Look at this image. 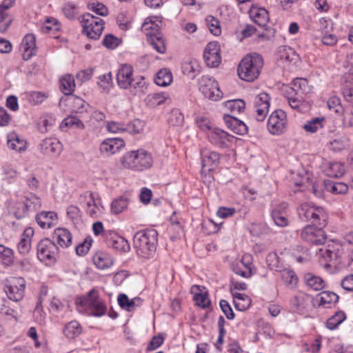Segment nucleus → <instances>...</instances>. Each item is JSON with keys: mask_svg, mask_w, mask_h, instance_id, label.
Wrapping results in <instances>:
<instances>
[{"mask_svg": "<svg viewBox=\"0 0 353 353\" xmlns=\"http://www.w3.org/2000/svg\"><path fill=\"white\" fill-rule=\"evenodd\" d=\"M325 189L334 194H345L348 190V186L344 183L327 181L325 182Z\"/></svg>", "mask_w": 353, "mask_h": 353, "instance_id": "48", "label": "nucleus"}, {"mask_svg": "<svg viewBox=\"0 0 353 353\" xmlns=\"http://www.w3.org/2000/svg\"><path fill=\"white\" fill-rule=\"evenodd\" d=\"M53 239L61 248H68L72 244V234L70 232L63 228H59L53 232Z\"/></svg>", "mask_w": 353, "mask_h": 353, "instance_id": "24", "label": "nucleus"}, {"mask_svg": "<svg viewBox=\"0 0 353 353\" xmlns=\"http://www.w3.org/2000/svg\"><path fill=\"white\" fill-rule=\"evenodd\" d=\"M76 128L77 129H84L85 125L77 117L74 116H70L65 118L61 123V128L63 127Z\"/></svg>", "mask_w": 353, "mask_h": 353, "instance_id": "61", "label": "nucleus"}, {"mask_svg": "<svg viewBox=\"0 0 353 353\" xmlns=\"http://www.w3.org/2000/svg\"><path fill=\"white\" fill-rule=\"evenodd\" d=\"M191 293L193 294V299L198 306L206 308L210 305V301L208 293L203 292L201 286L197 285H193L191 288Z\"/></svg>", "mask_w": 353, "mask_h": 353, "instance_id": "28", "label": "nucleus"}, {"mask_svg": "<svg viewBox=\"0 0 353 353\" xmlns=\"http://www.w3.org/2000/svg\"><path fill=\"white\" fill-rule=\"evenodd\" d=\"M65 101L66 102V105L69 106L70 110L74 112H81L85 103L83 99L77 96H70ZM63 102L64 101L61 99L60 105H61Z\"/></svg>", "mask_w": 353, "mask_h": 353, "instance_id": "41", "label": "nucleus"}, {"mask_svg": "<svg viewBox=\"0 0 353 353\" xmlns=\"http://www.w3.org/2000/svg\"><path fill=\"white\" fill-rule=\"evenodd\" d=\"M327 145L334 152H339L348 148L349 139L346 136L342 135L330 141Z\"/></svg>", "mask_w": 353, "mask_h": 353, "instance_id": "37", "label": "nucleus"}, {"mask_svg": "<svg viewBox=\"0 0 353 353\" xmlns=\"http://www.w3.org/2000/svg\"><path fill=\"white\" fill-rule=\"evenodd\" d=\"M263 66V59L260 54H249L239 63L237 69L238 75L243 81L252 82L259 77Z\"/></svg>", "mask_w": 353, "mask_h": 353, "instance_id": "2", "label": "nucleus"}, {"mask_svg": "<svg viewBox=\"0 0 353 353\" xmlns=\"http://www.w3.org/2000/svg\"><path fill=\"white\" fill-rule=\"evenodd\" d=\"M38 225L43 229H48L55 225L57 221L56 213L43 211L36 216Z\"/></svg>", "mask_w": 353, "mask_h": 353, "instance_id": "26", "label": "nucleus"}, {"mask_svg": "<svg viewBox=\"0 0 353 353\" xmlns=\"http://www.w3.org/2000/svg\"><path fill=\"white\" fill-rule=\"evenodd\" d=\"M20 50L23 53V58L24 60H28L36 52V39L34 34H26L21 45Z\"/></svg>", "mask_w": 353, "mask_h": 353, "instance_id": "20", "label": "nucleus"}, {"mask_svg": "<svg viewBox=\"0 0 353 353\" xmlns=\"http://www.w3.org/2000/svg\"><path fill=\"white\" fill-rule=\"evenodd\" d=\"M149 43L161 54H164L166 51V46L165 40L163 39L161 34H156L154 37L148 39Z\"/></svg>", "mask_w": 353, "mask_h": 353, "instance_id": "50", "label": "nucleus"}, {"mask_svg": "<svg viewBox=\"0 0 353 353\" xmlns=\"http://www.w3.org/2000/svg\"><path fill=\"white\" fill-rule=\"evenodd\" d=\"M154 82L162 87L169 85L172 82V74L168 68H162L156 74Z\"/></svg>", "mask_w": 353, "mask_h": 353, "instance_id": "40", "label": "nucleus"}, {"mask_svg": "<svg viewBox=\"0 0 353 353\" xmlns=\"http://www.w3.org/2000/svg\"><path fill=\"white\" fill-rule=\"evenodd\" d=\"M281 278L286 285L290 288H294L298 283V277L294 271L284 270L281 272Z\"/></svg>", "mask_w": 353, "mask_h": 353, "instance_id": "55", "label": "nucleus"}, {"mask_svg": "<svg viewBox=\"0 0 353 353\" xmlns=\"http://www.w3.org/2000/svg\"><path fill=\"white\" fill-rule=\"evenodd\" d=\"M221 49L217 42H210L203 52V59L206 65L210 68H216L221 62Z\"/></svg>", "mask_w": 353, "mask_h": 353, "instance_id": "13", "label": "nucleus"}, {"mask_svg": "<svg viewBox=\"0 0 353 353\" xmlns=\"http://www.w3.org/2000/svg\"><path fill=\"white\" fill-rule=\"evenodd\" d=\"M48 97V94L41 92H30L27 94L28 101L32 105L43 103Z\"/></svg>", "mask_w": 353, "mask_h": 353, "instance_id": "58", "label": "nucleus"}, {"mask_svg": "<svg viewBox=\"0 0 353 353\" xmlns=\"http://www.w3.org/2000/svg\"><path fill=\"white\" fill-rule=\"evenodd\" d=\"M292 88H290V90L292 92H301L303 94H306L310 92L311 88L308 84V81L306 79L304 78H296L292 81Z\"/></svg>", "mask_w": 353, "mask_h": 353, "instance_id": "44", "label": "nucleus"}, {"mask_svg": "<svg viewBox=\"0 0 353 353\" xmlns=\"http://www.w3.org/2000/svg\"><path fill=\"white\" fill-rule=\"evenodd\" d=\"M325 171L329 176L338 178L344 174L345 167L343 164L340 162H332L328 163Z\"/></svg>", "mask_w": 353, "mask_h": 353, "instance_id": "46", "label": "nucleus"}, {"mask_svg": "<svg viewBox=\"0 0 353 353\" xmlns=\"http://www.w3.org/2000/svg\"><path fill=\"white\" fill-rule=\"evenodd\" d=\"M129 204V200L123 196H121L113 200L110 205V211L113 214H119L127 209Z\"/></svg>", "mask_w": 353, "mask_h": 353, "instance_id": "45", "label": "nucleus"}, {"mask_svg": "<svg viewBox=\"0 0 353 353\" xmlns=\"http://www.w3.org/2000/svg\"><path fill=\"white\" fill-rule=\"evenodd\" d=\"M327 104L328 108L332 110L336 113H341L344 108L341 105L340 98L336 96H332L329 98Z\"/></svg>", "mask_w": 353, "mask_h": 353, "instance_id": "63", "label": "nucleus"}, {"mask_svg": "<svg viewBox=\"0 0 353 353\" xmlns=\"http://www.w3.org/2000/svg\"><path fill=\"white\" fill-rule=\"evenodd\" d=\"M168 99V95L163 92L152 93L147 97L148 103L152 106L160 105Z\"/></svg>", "mask_w": 353, "mask_h": 353, "instance_id": "57", "label": "nucleus"}, {"mask_svg": "<svg viewBox=\"0 0 353 353\" xmlns=\"http://www.w3.org/2000/svg\"><path fill=\"white\" fill-rule=\"evenodd\" d=\"M59 249L49 239L41 240L37 245V257L43 262L52 263L56 261Z\"/></svg>", "mask_w": 353, "mask_h": 353, "instance_id": "9", "label": "nucleus"}, {"mask_svg": "<svg viewBox=\"0 0 353 353\" xmlns=\"http://www.w3.org/2000/svg\"><path fill=\"white\" fill-rule=\"evenodd\" d=\"M184 117L179 109H173L170 112L168 122L174 126L181 125L183 123Z\"/></svg>", "mask_w": 353, "mask_h": 353, "instance_id": "59", "label": "nucleus"}, {"mask_svg": "<svg viewBox=\"0 0 353 353\" xmlns=\"http://www.w3.org/2000/svg\"><path fill=\"white\" fill-rule=\"evenodd\" d=\"M223 106L231 114L235 115L244 111L245 103L242 99L229 100L223 103Z\"/></svg>", "mask_w": 353, "mask_h": 353, "instance_id": "38", "label": "nucleus"}, {"mask_svg": "<svg viewBox=\"0 0 353 353\" xmlns=\"http://www.w3.org/2000/svg\"><path fill=\"white\" fill-rule=\"evenodd\" d=\"M319 256L321 258V263L325 267L331 266L328 263L332 261L336 257V253L331 251L329 249L320 248L318 252Z\"/></svg>", "mask_w": 353, "mask_h": 353, "instance_id": "53", "label": "nucleus"}, {"mask_svg": "<svg viewBox=\"0 0 353 353\" xmlns=\"http://www.w3.org/2000/svg\"><path fill=\"white\" fill-rule=\"evenodd\" d=\"M278 60L283 66L295 63L298 60V55L295 51L288 46H281L278 50Z\"/></svg>", "mask_w": 353, "mask_h": 353, "instance_id": "23", "label": "nucleus"}, {"mask_svg": "<svg viewBox=\"0 0 353 353\" xmlns=\"http://www.w3.org/2000/svg\"><path fill=\"white\" fill-rule=\"evenodd\" d=\"M223 120L228 128L237 134H244L248 132L247 125L234 115L225 114Z\"/></svg>", "mask_w": 353, "mask_h": 353, "instance_id": "21", "label": "nucleus"}, {"mask_svg": "<svg viewBox=\"0 0 353 353\" xmlns=\"http://www.w3.org/2000/svg\"><path fill=\"white\" fill-rule=\"evenodd\" d=\"M346 316L343 312H337L327 321V327L330 330L336 328L345 319Z\"/></svg>", "mask_w": 353, "mask_h": 353, "instance_id": "56", "label": "nucleus"}, {"mask_svg": "<svg viewBox=\"0 0 353 353\" xmlns=\"http://www.w3.org/2000/svg\"><path fill=\"white\" fill-rule=\"evenodd\" d=\"M26 281L21 277H12L5 287V292L9 299L14 301H21L24 295Z\"/></svg>", "mask_w": 353, "mask_h": 353, "instance_id": "12", "label": "nucleus"}, {"mask_svg": "<svg viewBox=\"0 0 353 353\" xmlns=\"http://www.w3.org/2000/svg\"><path fill=\"white\" fill-rule=\"evenodd\" d=\"M81 23L83 33L90 39H98L103 30V19L90 13H85L81 17Z\"/></svg>", "mask_w": 353, "mask_h": 353, "instance_id": "7", "label": "nucleus"}, {"mask_svg": "<svg viewBox=\"0 0 353 353\" xmlns=\"http://www.w3.org/2000/svg\"><path fill=\"white\" fill-rule=\"evenodd\" d=\"M157 244V232L154 230H146L135 233L133 247L137 254L144 259H150L155 253Z\"/></svg>", "mask_w": 353, "mask_h": 353, "instance_id": "1", "label": "nucleus"}, {"mask_svg": "<svg viewBox=\"0 0 353 353\" xmlns=\"http://www.w3.org/2000/svg\"><path fill=\"white\" fill-rule=\"evenodd\" d=\"M135 80L133 77V68L130 65L123 64L119 68L117 74V81L121 88L128 89L132 85L135 88L143 87L144 84V82L142 81L143 77L137 79L138 81L134 85L133 81Z\"/></svg>", "mask_w": 353, "mask_h": 353, "instance_id": "8", "label": "nucleus"}, {"mask_svg": "<svg viewBox=\"0 0 353 353\" xmlns=\"http://www.w3.org/2000/svg\"><path fill=\"white\" fill-rule=\"evenodd\" d=\"M310 174L304 170L298 172L294 177V184L300 187H307L310 185Z\"/></svg>", "mask_w": 353, "mask_h": 353, "instance_id": "60", "label": "nucleus"}, {"mask_svg": "<svg viewBox=\"0 0 353 353\" xmlns=\"http://www.w3.org/2000/svg\"><path fill=\"white\" fill-rule=\"evenodd\" d=\"M304 281L309 288L314 291L321 290L325 287L324 281L321 277L311 273L305 274Z\"/></svg>", "mask_w": 353, "mask_h": 353, "instance_id": "36", "label": "nucleus"}, {"mask_svg": "<svg viewBox=\"0 0 353 353\" xmlns=\"http://www.w3.org/2000/svg\"><path fill=\"white\" fill-rule=\"evenodd\" d=\"M270 96L265 92H261L257 94L254 100V108L256 112V119L259 121H263L270 108Z\"/></svg>", "mask_w": 353, "mask_h": 353, "instance_id": "14", "label": "nucleus"}, {"mask_svg": "<svg viewBox=\"0 0 353 353\" xmlns=\"http://www.w3.org/2000/svg\"><path fill=\"white\" fill-rule=\"evenodd\" d=\"M121 164L125 169L142 171L152 167L153 159L150 152L141 149L125 153L121 159Z\"/></svg>", "mask_w": 353, "mask_h": 353, "instance_id": "3", "label": "nucleus"}, {"mask_svg": "<svg viewBox=\"0 0 353 353\" xmlns=\"http://www.w3.org/2000/svg\"><path fill=\"white\" fill-rule=\"evenodd\" d=\"M199 90L205 98L210 100L217 101L222 97L218 83L207 76H203L200 79Z\"/></svg>", "mask_w": 353, "mask_h": 353, "instance_id": "11", "label": "nucleus"}, {"mask_svg": "<svg viewBox=\"0 0 353 353\" xmlns=\"http://www.w3.org/2000/svg\"><path fill=\"white\" fill-rule=\"evenodd\" d=\"M324 117H316L307 121L303 125V128L307 132L314 133L323 126L325 122Z\"/></svg>", "mask_w": 353, "mask_h": 353, "instance_id": "49", "label": "nucleus"}, {"mask_svg": "<svg viewBox=\"0 0 353 353\" xmlns=\"http://www.w3.org/2000/svg\"><path fill=\"white\" fill-rule=\"evenodd\" d=\"M232 296L233 302L236 310L244 311L250 307L251 299L248 295L240 292H234Z\"/></svg>", "mask_w": 353, "mask_h": 353, "instance_id": "39", "label": "nucleus"}, {"mask_svg": "<svg viewBox=\"0 0 353 353\" xmlns=\"http://www.w3.org/2000/svg\"><path fill=\"white\" fill-rule=\"evenodd\" d=\"M338 299V295L330 291L322 292L317 296L319 305L327 307H329L331 305L336 303Z\"/></svg>", "mask_w": 353, "mask_h": 353, "instance_id": "42", "label": "nucleus"}, {"mask_svg": "<svg viewBox=\"0 0 353 353\" xmlns=\"http://www.w3.org/2000/svg\"><path fill=\"white\" fill-rule=\"evenodd\" d=\"M251 19L259 26H264L269 21L268 12L261 7L252 6L249 10Z\"/></svg>", "mask_w": 353, "mask_h": 353, "instance_id": "22", "label": "nucleus"}, {"mask_svg": "<svg viewBox=\"0 0 353 353\" xmlns=\"http://www.w3.org/2000/svg\"><path fill=\"white\" fill-rule=\"evenodd\" d=\"M34 234V230L32 228H26L22 235L17 248L20 254H26L31 248V238Z\"/></svg>", "mask_w": 353, "mask_h": 353, "instance_id": "31", "label": "nucleus"}, {"mask_svg": "<svg viewBox=\"0 0 353 353\" xmlns=\"http://www.w3.org/2000/svg\"><path fill=\"white\" fill-rule=\"evenodd\" d=\"M300 218L305 221H310L319 228L326 225L327 214L321 207H316L312 203H305L299 208Z\"/></svg>", "mask_w": 353, "mask_h": 353, "instance_id": "4", "label": "nucleus"}, {"mask_svg": "<svg viewBox=\"0 0 353 353\" xmlns=\"http://www.w3.org/2000/svg\"><path fill=\"white\" fill-rule=\"evenodd\" d=\"M125 146V142L119 138H108L102 141L99 146L101 154L110 157L119 152Z\"/></svg>", "mask_w": 353, "mask_h": 353, "instance_id": "16", "label": "nucleus"}, {"mask_svg": "<svg viewBox=\"0 0 353 353\" xmlns=\"http://www.w3.org/2000/svg\"><path fill=\"white\" fill-rule=\"evenodd\" d=\"M7 144L9 148L19 152L26 150V141L15 132H11L8 135Z\"/></svg>", "mask_w": 353, "mask_h": 353, "instance_id": "33", "label": "nucleus"}, {"mask_svg": "<svg viewBox=\"0 0 353 353\" xmlns=\"http://www.w3.org/2000/svg\"><path fill=\"white\" fill-rule=\"evenodd\" d=\"M343 114V123L345 126L353 125V104L350 103L345 106L341 112Z\"/></svg>", "mask_w": 353, "mask_h": 353, "instance_id": "62", "label": "nucleus"}, {"mask_svg": "<svg viewBox=\"0 0 353 353\" xmlns=\"http://www.w3.org/2000/svg\"><path fill=\"white\" fill-rule=\"evenodd\" d=\"M14 262V252L12 249L0 244V263L9 266Z\"/></svg>", "mask_w": 353, "mask_h": 353, "instance_id": "47", "label": "nucleus"}, {"mask_svg": "<svg viewBox=\"0 0 353 353\" xmlns=\"http://www.w3.org/2000/svg\"><path fill=\"white\" fill-rule=\"evenodd\" d=\"M159 23H162L161 17H149L145 19L141 28L148 39L161 33L159 32L160 26Z\"/></svg>", "mask_w": 353, "mask_h": 353, "instance_id": "19", "label": "nucleus"}, {"mask_svg": "<svg viewBox=\"0 0 353 353\" xmlns=\"http://www.w3.org/2000/svg\"><path fill=\"white\" fill-rule=\"evenodd\" d=\"M287 125L286 114L282 110L274 111L268 121V129L272 134L279 135L283 134Z\"/></svg>", "mask_w": 353, "mask_h": 353, "instance_id": "10", "label": "nucleus"}, {"mask_svg": "<svg viewBox=\"0 0 353 353\" xmlns=\"http://www.w3.org/2000/svg\"><path fill=\"white\" fill-rule=\"evenodd\" d=\"M205 23L210 32L214 36H219L221 33V28L219 21L213 16L208 15L205 18Z\"/></svg>", "mask_w": 353, "mask_h": 353, "instance_id": "52", "label": "nucleus"}, {"mask_svg": "<svg viewBox=\"0 0 353 353\" xmlns=\"http://www.w3.org/2000/svg\"><path fill=\"white\" fill-rule=\"evenodd\" d=\"M61 28L59 21L55 18H47L41 28L43 33H54Z\"/></svg>", "mask_w": 353, "mask_h": 353, "instance_id": "51", "label": "nucleus"}, {"mask_svg": "<svg viewBox=\"0 0 353 353\" xmlns=\"http://www.w3.org/2000/svg\"><path fill=\"white\" fill-rule=\"evenodd\" d=\"M202 168L201 174L204 183H210L213 179L211 172L214 170L219 162V155L214 151L207 148L201 150Z\"/></svg>", "mask_w": 353, "mask_h": 353, "instance_id": "6", "label": "nucleus"}, {"mask_svg": "<svg viewBox=\"0 0 353 353\" xmlns=\"http://www.w3.org/2000/svg\"><path fill=\"white\" fill-rule=\"evenodd\" d=\"M62 12L65 17L70 20H73L79 13L78 6L72 2H67L63 5Z\"/></svg>", "mask_w": 353, "mask_h": 353, "instance_id": "54", "label": "nucleus"}, {"mask_svg": "<svg viewBox=\"0 0 353 353\" xmlns=\"http://www.w3.org/2000/svg\"><path fill=\"white\" fill-rule=\"evenodd\" d=\"M250 256L244 255L242 259L236 263L233 267V271L237 275H240L243 278H249L252 275L250 268Z\"/></svg>", "mask_w": 353, "mask_h": 353, "instance_id": "27", "label": "nucleus"}, {"mask_svg": "<svg viewBox=\"0 0 353 353\" xmlns=\"http://www.w3.org/2000/svg\"><path fill=\"white\" fill-rule=\"evenodd\" d=\"M343 94L346 101L353 102V77H351L349 81H346L343 85Z\"/></svg>", "mask_w": 353, "mask_h": 353, "instance_id": "64", "label": "nucleus"}, {"mask_svg": "<svg viewBox=\"0 0 353 353\" xmlns=\"http://www.w3.org/2000/svg\"><path fill=\"white\" fill-rule=\"evenodd\" d=\"M117 301L119 306L122 309L131 312L135 309L137 305V302L140 301L141 299L139 298L130 299L126 294H120L118 296Z\"/></svg>", "mask_w": 353, "mask_h": 353, "instance_id": "43", "label": "nucleus"}, {"mask_svg": "<svg viewBox=\"0 0 353 353\" xmlns=\"http://www.w3.org/2000/svg\"><path fill=\"white\" fill-rule=\"evenodd\" d=\"M301 236L304 241L316 245L323 244L326 239L325 234L321 228H316L310 225L302 230Z\"/></svg>", "mask_w": 353, "mask_h": 353, "instance_id": "15", "label": "nucleus"}, {"mask_svg": "<svg viewBox=\"0 0 353 353\" xmlns=\"http://www.w3.org/2000/svg\"><path fill=\"white\" fill-rule=\"evenodd\" d=\"M106 241L108 246L111 247L117 252H128L130 250L128 241L114 232L108 234V239Z\"/></svg>", "mask_w": 353, "mask_h": 353, "instance_id": "18", "label": "nucleus"}, {"mask_svg": "<svg viewBox=\"0 0 353 353\" xmlns=\"http://www.w3.org/2000/svg\"><path fill=\"white\" fill-rule=\"evenodd\" d=\"M77 303L88 308L92 315L101 316L105 314L106 306L99 299L97 290L92 289L85 296L79 297Z\"/></svg>", "mask_w": 353, "mask_h": 353, "instance_id": "5", "label": "nucleus"}, {"mask_svg": "<svg viewBox=\"0 0 353 353\" xmlns=\"http://www.w3.org/2000/svg\"><path fill=\"white\" fill-rule=\"evenodd\" d=\"M63 332L66 338L72 339L81 334L82 327L78 321H72L64 326Z\"/></svg>", "mask_w": 353, "mask_h": 353, "instance_id": "35", "label": "nucleus"}, {"mask_svg": "<svg viewBox=\"0 0 353 353\" xmlns=\"http://www.w3.org/2000/svg\"><path fill=\"white\" fill-rule=\"evenodd\" d=\"M287 207L288 204L283 203L280 206L272 210V216L276 225L285 227L288 225L289 221L285 211Z\"/></svg>", "mask_w": 353, "mask_h": 353, "instance_id": "32", "label": "nucleus"}, {"mask_svg": "<svg viewBox=\"0 0 353 353\" xmlns=\"http://www.w3.org/2000/svg\"><path fill=\"white\" fill-rule=\"evenodd\" d=\"M208 139L211 143L215 145H225L230 141V136L225 131L219 129L213 128L208 132Z\"/></svg>", "mask_w": 353, "mask_h": 353, "instance_id": "30", "label": "nucleus"}, {"mask_svg": "<svg viewBox=\"0 0 353 353\" xmlns=\"http://www.w3.org/2000/svg\"><path fill=\"white\" fill-rule=\"evenodd\" d=\"M92 261L95 266L100 270L108 269L110 268L114 263L112 256L102 251L96 252L92 257Z\"/></svg>", "mask_w": 353, "mask_h": 353, "instance_id": "25", "label": "nucleus"}, {"mask_svg": "<svg viewBox=\"0 0 353 353\" xmlns=\"http://www.w3.org/2000/svg\"><path fill=\"white\" fill-rule=\"evenodd\" d=\"M14 0H4L0 4V32H5L9 27L11 19L8 18L7 10L14 5Z\"/></svg>", "mask_w": 353, "mask_h": 353, "instance_id": "29", "label": "nucleus"}, {"mask_svg": "<svg viewBox=\"0 0 353 353\" xmlns=\"http://www.w3.org/2000/svg\"><path fill=\"white\" fill-rule=\"evenodd\" d=\"M60 90L65 95H70L74 90L75 82L71 74H65L59 79Z\"/></svg>", "mask_w": 353, "mask_h": 353, "instance_id": "34", "label": "nucleus"}, {"mask_svg": "<svg viewBox=\"0 0 353 353\" xmlns=\"http://www.w3.org/2000/svg\"><path fill=\"white\" fill-rule=\"evenodd\" d=\"M39 148L43 154L57 157L62 151V145L57 138L48 137L41 141Z\"/></svg>", "mask_w": 353, "mask_h": 353, "instance_id": "17", "label": "nucleus"}]
</instances>
